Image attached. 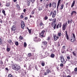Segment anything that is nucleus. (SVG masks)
<instances>
[{"mask_svg": "<svg viewBox=\"0 0 77 77\" xmlns=\"http://www.w3.org/2000/svg\"><path fill=\"white\" fill-rule=\"evenodd\" d=\"M45 54L46 55V56H49V53L48 52L46 51L45 53Z\"/></svg>", "mask_w": 77, "mask_h": 77, "instance_id": "20", "label": "nucleus"}, {"mask_svg": "<svg viewBox=\"0 0 77 77\" xmlns=\"http://www.w3.org/2000/svg\"><path fill=\"white\" fill-rule=\"evenodd\" d=\"M44 74L45 75H47V74H48V73L47 72H45L44 73Z\"/></svg>", "mask_w": 77, "mask_h": 77, "instance_id": "59", "label": "nucleus"}, {"mask_svg": "<svg viewBox=\"0 0 77 77\" xmlns=\"http://www.w3.org/2000/svg\"><path fill=\"white\" fill-rule=\"evenodd\" d=\"M3 62L2 61H0V65H3Z\"/></svg>", "mask_w": 77, "mask_h": 77, "instance_id": "39", "label": "nucleus"}, {"mask_svg": "<svg viewBox=\"0 0 77 77\" xmlns=\"http://www.w3.org/2000/svg\"><path fill=\"white\" fill-rule=\"evenodd\" d=\"M29 17H30V18H33L34 17V16H32L31 14L30 15Z\"/></svg>", "mask_w": 77, "mask_h": 77, "instance_id": "52", "label": "nucleus"}, {"mask_svg": "<svg viewBox=\"0 0 77 77\" xmlns=\"http://www.w3.org/2000/svg\"><path fill=\"white\" fill-rule=\"evenodd\" d=\"M49 8H51V3H50L49 4Z\"/></svg>", "mask_w": 77, "mask_h": 77, "instance_id": "58", "label": "nucleus"}, {"mask_svg": "<svg viewBox=\"0 0 77 77\" xmlns=\"http://www.w3.org/2000/svg\"><path fill=\"white\" fill-rule=\"evenodd\" d=\"M11 29L12 31H15L16 30V27H15V25L12 26Z\"/></svg>", "mask_w": 77, "mask_h": 77, "instance_id": "11", "label": "nucleus"}, {"mask_svg": "<svg viewBox=\"0 0 77 77\" xmlns=\"http://www.w3.org/2000/svg\"><path fill=\"white\" fill-rule=\"evenodd\" d=\"M27 2L28 3V6H30V0H27Z\"/></svg>", "mask_w": 77, "mask_h": 77, "instance_id": "22", "label": "nucleus"}, {"mask_svg": "<svg viewBox=\"0 0 77 77\" xmlns=\"http://www.w3.org/2000/svg\"><path fill=\"white\" fill-rule=\"evenodd\" d=\"M73 37H70V41L72 42H74L75 40V35L74 34H73Z\"/></svg>", "mask_w": 77, "mask_h": 77, "instance_id": "2", "label": "nucleus"}, {"mask_svg": "<svg viewBox=\"0 0 77 77\" xmlns=\"http://www.w3.org/2000/svg\"><path fill=\"white\" fill-rule=\"evenodd\" d=\"M53 12L52 11H51V13H50V16H51L52 15V14H53Z\"/></svg>", "mask_w": 77, "mask_h": 77, "instance_id": "54", "label": "nucleus"}, {"mask_svg": "<svg viewBox=\"0 0 77 77\" xmlns=\"http://www.w3.org/2000/svg\"><path fill=\"white\" fill-rule=\"evenodd\" d=\"M51 25L53 27L54 26L53 28L54 29H56H56H59V24L58 23L57 25L56 24V23H54L53 24V23H52Z\"/></svg>", "mask_w": 77, "mask_h": 77, "instance_id": "4", "label": "nucleus"}, {"mask_svg": "<svg viewBox=\"0 0 77 77\" xmlns=\"http://www.w3.org/2000/svg\"><path fill=\"white\" fill-rule=\"evenodd\" d=\"M0 44L1 45L2 44V40L1 39V38H0Z\"/></svg>", "mask_w": 77, "mask_h": 77, "instance_id": "41", "label": "nucleus"}, {"mask_svg": "<svg viewBox=\"0 0 77 77\" xmlns=\"http://www.w3.org/2000/svg\"><path fill=\"white\" fill-rule=\"evenodd\" d=\"M8 42L11 44V42H12V41L11 40H9L8 41Z\"/></svg>", "mask_w": 77, "mask_h": 77, "instance_id": "50", "label": "nucleus"}, {"mask_svg": "<svg viewBox=\"0 0 77 77\" xmlns=\"http://www.w3.org/2000/svg\"><path fill=\"white\" fill-rule=\"evenodd\" d=\"M58 35L59 36H61V32H58Z\"/></svg>", "mask_w": 77, "mask_h": 77, "instance_id": "34", "label": "nucleus"}, {"mask_svg": "<svg viewBox=\"0 0 77 77\" xmlns=\"http://www.w3.org/2000/svg\"><path fill=\"white\" fill-rule=\"evenodd\" d=\"M64 6V5L63 4L61 5V6L60 9H63V7Z\"/></svg>", "mask_w": 77, "mask_h": 77, "instance_id": "31", "label": "nucleus"}, {"mask_svg": "<svg viewBox=\"0 0 77 77\" xmlns=\"http://www.w3.org/2000/svg\"><path fill=\"white\" fill-rule=\"evenodd\" d=\"M6 6L8 7V6H9V3H7L6 5Z\"/></svg>", "mask_w": 77, "mask_h": 77, "instance_id": "43", "label": "nucleus"}, {"mask_svg": "<svg viewBox=\"0 0 77 77\" xmlns=\"http://www.w3.org/2000/svg\"><path fill=\"white\" fill-rule=\"evenodd\" d=\"M0 23H3V20H2V19H0Z\"/></svg>", "mask_w": 77, "mask_h": 77, "instance_id": "57", "label": "nucleus"}, {"mask_svg": "<svg viewBox=\"0 0 77 77\" xmlns=\"http://www.w3.org/2000/svg\"><path fill=\"white\" fill-rule=\"evenodd\" d=\"M67 59H69V60L70 59V57H69V56H67Z\"/></svg>", "mask_w": 77, "mask_h": 77, "instance_id": "60", "label": "nucleus"}, {"mask_svg": "<svg viewBox=\"0 0 77 77\" xmlns=\"http://www.w3.org/2000/svg\"><path fill=\"white\" fill-rule=\"evenodd\" d=\"M54 40L55 41H57V39H59V36H56V35H53Z\"/></svg>", "mask_w": 77, "mask_h": 77, "instance_id": "8", "label": "nucleus"}, {"mask_svg": "<svg viewBox=\"0 0 77 77\" xmlns=\"http://www.w3.org/2000/svg\"><path fill=\"white\" fill-rule=\"evenodd\" d=\"M2 13L5 16H6V14H5V11L4 10H2Z\"/></svg>", "mask_w": 77, "mask_h": 77, "instance_id": "23", "label": "nucleus"}, {"mask_svg": "<svg viewBox=\"0 0 77 77\" xmlns=\"http://www.w3.org/2000/svg\"><path fill=\"white\" fill-rule=\"evenodd\" d=\"M56 11H54V12L52 14V18H54L55 16H56Z\"/></svg>", "mask_w": 77, "mask_h": 77, "instance_id": "12", "label": "nucleus"}, {"mask_svg": "<svg viewBox=\"0 0 77 77\" xmlns=\"http://www.w3.org/2000/svg\"><path fill=\"white\" fill-rule=\"evenodd\" d=\"M42 43L43 44V45H46V44H47V42L46 41H43L42 42Z\"/></svg>", "mask_w": 77, "mask_h": 77, "instance_id": "25", "label": "nucleus"}, {"mask_svg": "<svg viewBox=\"0 0 77 77\" xmlns=\"http://www.w3.org/2000/svg\"><path fill=\"white\" fill-rule=\"evenodd\" d=\"M15 45L16 46H18V45H19V43L18 42H16L15 43Z\"/></svg>", "mask_w": 77, "mask_h": 77, "instance_id": "28", "label": "nucleus"}, {"mask_svg": "<svg viewBox=\"0 0 77 77\" xmlns=\"http://www.w3.org/2000/svg\"><path fill=\"white\" fill-rule=\"evenodd\" d=\"M20 17L22 19L24 18V15H20Z\"/></svg>", "mask_w": 77, "mask_h": 77, "instance_id": "46", "label": "nucleus"}, {"mask_svg": "<svg viewBox=\"0 0 77 77\" xmlns=\"http://www.w3.org/2000/svg\"><path fill=\"white\" fill-rule=\"evenodd\" d=\"M23 11L24 12V13H25L26 11V9H24L23 10Z\"/></svg>", "mask_w": 77, "mask_h": 77, "instance_id": "55", "label": "nucleus"}, {"mask_svg": "<svg viewBox=\"0 0 77 77\" xmlns=\"http://www.w3.org/2000/svg\"><path fill=\"white\" fill-rule=\"evenodd\" d=\"M67 25H68L67 22H66L63 24V30H65L66 28V26H67Z\"/></svg>", "mask_w": 77, "mask_h": 77, "instance_id": "6", "label": "nucleus"}, {"mask_svg": "<svg viewBox=\"0 0 77 77\" xmlns=\"http://www.w3.org/2000/svg\"><path fill=\"white\" fill-rule=\"evenodd\" d=\"M44 20H47L48 19V17L47 16H45V17L44 18Z\"/></svg>", "mask_w": 77, "mask_h": 77, "instance_id": "27", "label": "nucleus"}, {"mask_svg": "<svg viewBox=\"0 0 77 77\" xmlns=\"http://www.w3.org/2000/svg\"><path fill=\"white\" fill-rule=\"evenodd\" d=\"M32 69V66L30 65L29 66V70H31Z\"/></svg>", "mask_w": 77, "mask_h": 77, "instance_id": "26", "label": "nucleus"}, {"mask_svg": "<svg viewBox=\"0 0 77 77\" xmlns=\"http://www.w3.org/2000/svg\"><path fill=\"white\" fill-rule=\"evenodd\" d=\"M5 69L7 71H9V69H8V68H5Z\"/></svg>", "mask_w": 77, "mask_h": 77, "instance_id": "61", "label": "nucleus"}, {"mask_svg": "<svg viewBox=\"0 0 77 77\" xmlns=\"http://www.w3.org/2000/svg\"><path fill=\"white\" fill-rule=\"evenodd\" d=\"M75 1H73V2L71 5V8H73V7L74 6V5H75Z\"/></svg>", "mask_w": 77, "mask_h": 77, "instance_id": "17", "label": "nucleus"}, {"mask_svg": "<svg viewBox=\"0 0 77 77\" xmlns=\"http://www.w3.org/2000/svg\"><path fill=\"white\" fill-rule=\"evenodd\" d=\"M27 29L28 30L29 33H31V30H30L29 29H28V28H27Z\"/></svg>", "mask_w": 77, "mask_h": 77, "instance_id": "53", "label": "nucleus"}, {"mask_svg": "<svg viewBox=\"0 0 77 77\" xmlns=\"http://www.w3.org/2000/svg\"><path fill=\"white\" fill-rule=\"evenodd\" d=\"M32 56V53H29L28 54V57H30V56Z\"/></svg>", "mask_w": 77, "mask_h": 77, "instance_id": "30", "label": "nucleus"}, {"mask_svg": "<svg viewBox=\"0 0 77 77\" xmlns=\"http://www.w3.org/2000/svg\"><path fill=\"white\" fill-rule=\"evenodd\" d=\"M60 66H61V67H62V66H63V63H60Z\"/></svg>", "mask_w": 77, "mask_h": 77, "instance_id": "45", "label": "nucleus"}, {"mask_svg": "<svg viewBox=\"0 0 77 77\" xmlns=\"http://www.w3.org/2000/svg\"><path fill=\"white\" fill-rule=\"evenodd\" d=\"M47 45H44L43 46H42V48L43 49V50H45L46 49V48H47Z\"/></svg>", "mask_w": 77, "mask_h": 77, "instance_id": "18", "label": "nucleus"}, {"mask_svg": "<svg viewBox=\"0 0 77 77\" xmlns=\"http://www.w3.org/2000/svg\"><path fill=\"white\" fill-rule=\"evenodd\" d=\"M49 6V4L46 5V8H47V9H48V6Z\"/></svg>", "mask_w": 77, "mask_h": 77, "instance_id": "44", "label": "nucleus"}, {"mask_svg": "<svg viewBox=\"0 0 77 77\" xmlns=\"http://www.w3.org/2000/svg\"><path fill=\"white\" fill-rule=\"evenodd\" d=\"M26 46H27V44L26 43L24 42V47L26 48Z\"/></svg>", "mask_w": 77, "mask_h": 77, "instance_id": "42", "label": "nucleus"}, {"mask_svg": "<svg viewBox=\"0 0 77 77\" xmlns=\"http://www.w3.org/2000/svg\"><path fill=\"white\" fill-rule=\"evenodd\" d=\"M52 5L54 8H56V4L55 2H53L52 3Z\"/></svg>", "mask_w": 77, "mask_h": 77, "instance_id": "14", "label": "nucleus"}, {"mask_svg": "<svg viewBox=\"0 0 77 77\" xmlns=\"http://www.w3.org/2000/svg\"><path fill=\"white\" fill-rule=\"evenodd\" d=\"M17 9H20V6L19 5L17 4Z\"/></svg>", "mask_w": 77, "mask_h": 77, "instance_id": "35", "label": "nucleus"}, {"mask_svg": "<svg viewBox=\"0 0 77 77\" xmlns=\"http://www.w3.org/2000/svg\"><path fill=\"white\" fill-rule=\"evenodd\" d=\"M34 41L35 42H38L41 41V39L40 38H38V37L36 36L34 38Z\"/></svg>", "mask_w": 77, "mask_h": 77, "instance_id": "5", "label": "nucleus"}, {"mask_svg": "<svg viewBox=\"0 0 77 77\" xmlns=\"http://www.w3.org/2000/svg\"><path fill=\"white\" fill-rule=\"evenodd\" d=\"M12 68L15 71H18L20 69V66L17 65H15L12 66Z\"/></svg>", "mask_w": 77, "mask_h": 77, "instance_id": "1", "label": "nucleus"}, {"mask_svg": "<svg viewBox=\"0 0 77 77\" xmlns=\"http://www.w3.org/2000/svg\"><path fill=\"white\" fill-rule=\"evenodd\" d=\"M77 14V12L75 11H72L71 14L72 16V15H73V14Z\"/></svg>", "mask_w": 77, "mask_h": 77, "instance_id": "19", "label": "nucleus"}, {"mask_svg": "<svg viewBox=\"0 0 77 77\" xmlns=\"http://www.w3.org/2000/svg\"><path fill=\"white\" fill-rule=\"evenodd\" d=\"M23 39V37L21 35H20L19 38V40H22Z\"/></svg>", "mask_w": 77, "mask_h": 77, "instance_id": "24", "label": "nucleus"}, {"mask_svg": "<svg viewBox=\"0 0 77 77\" xmlns=\"http://www.w3.org/2000/svg\"><path fill=\"white\" fill-rule=\"evenodd\" d=\"M72 54H73V56H76V54L74 53V52H73Z\"/></svg>", "mask_w": 77, "mask_h": 77, "instance_id": "48", "label": "nucleus"}, {"mask_svg": "<svg viewBox=\"0 0 77 77\" xmlns=\"http://www.w3.org/2000/svg\"><path fill=\"white\" fill-rule=\"evenodd\" d=\"M43 25V26H44V24H43V23H42V21L40 23V25L41 26H42Z\"/></svg>", "mask_w": 77, "mask_h": 77, "instance_id": "36", "label": "nucleus"}, {"mask_svg": "<svg viewBox=\"0 0 77 77\" xmlns=\"http://www.w3.org/2000/svg\"><path fill=\"white\" fill-rule=\"evenodd\" d=\"M74 71H77V67H76Z\"/></svg>", "mask_w": 77, "mask_h": 77, "instance_id": "56", "label": "nucleus"}, {"mask_svg": "<svg viewBox=\"0 0 77 77\" xmlns=\"http://www.w3.org/2000/svg\"><path fill=\"white\" fill-rule=\"evenodd\" d=\"M35 14V10H33L31 13V14L32 15H33Z\"/></svg>", "mask_w": 77, "mask_h": 77, "instance_id": "38", "label": "nucleus"}, {"mask_svg": "<svg viewBox=\"0 0 77 77\" xmlns=\"http://www.w3.org/2000/svg\"><path fill=\"white\" fill-rule=\"evenodd\" d=\"M61 52L62 53H65V49L63 48H62Z\"/></svg>", "mask_w": 77, "mask_h": 77, "instance_id": "29", "label": "nucleus"}, {"mask_svg": "<svg viewBox=\"0 0 77 77\" xmlns=\"http://www.w3.org/2000/svg\"><path fill=\"white\" fill-rule=\"evenodd\" d=\"M45 31L44 30L42 31L41 33L40 34V35L41 37H44V33H45Z\"/></svg>", "mask_w": 77, "mask_h": 77, "instance_id": "10", "label": "nucleus"}, {"mask_svg": "<svg viewBox=\"0 0 77 77\" xmlns=\"http://www.w3.org/2000/svg\"><path fill=\"white\" fill-rule=\"evenodd\" d=\"M24 19L25 20H28V17H25Z\"/></svg>", "mask_w": 77, "mask_h": 77, "instance_id": "51", "label": "nucleus"}, {"mask_svg": "<svg viewBox=\"0 0 77 77\" xmlns=\"http://www.w3.org/2000/svg\"><path fill=\"white\" fill-rule=\"evenodd\" d=\"M51 57H52V58H53V57H54V54H51Z\"/></svg>", "mask_w": 77, "mask_h": 77, "instance_id": "33", "label": "nucleus"}, {"mask_svg": "<svg viewBox=\"0 0 77 77\" xmlns=\"http://www.w3.org/2000/svg\"><path fill=\"white\" fill-rule=\"evenodd\" d=\"M59 23V27L60 28L61 27V26H62V23L61 22Z\"/></svg>", "mask_w": 77, "mask_h": 77, "instance_id": "40", "label": "nucleus"}, {"mask_svg": "<svg viewBox=\"0 0 77 77\" xmlns=\"http://www.w3.org/2000/svg\"><path fill=\"white\" fill-rule=\"evenodd\" d=\"M38 11H42V8L41 7H38Z\"/></svg>", "mask_w": 77, "mask_h": 77, "instance_id": "32", "label": "nucleus"}, {"mask_svg": "<svg viewBox=\"0 0 77 77\" xmlns=\"http://www.w3.org/2000/svg\"><path fill=\"white\" fill-rule=\"evenodd\" d=\"M8 77H14L13 76V75H11V74H9L8 75Z\"/></svg>", "mask_w": 77, "mask_h": 77, "instance_id": "49", "label": "nucleus"}, {"mask_svg": "<svg viewBox=\"0 0 77 77\" xmlns=\"http://www.w3.org/2000/svg\"><path fill=\"white\" fill-rule=\"evenodd\" d=\"M50 38H51L50 37L48 36L47 38V40H48V41H49V40L50 39Z\"/></svg>", "mask_w": 77, "mask_h": 77, "instance_id": "47", "label": "nucleus"}, {"mask_svg": "<svg viewBox=\"0 0 77 77\" xmlns=\"http://www.w3.org/2000/svg\"><path fill=\"white\" fill-rule=\"evenodd\" d=\"M60 58L61 62V63H63L65 64L66 63V61L65 60V59H64V57L63 56H61Z\"/></svg>", "mask_w": 77, "mask_h": 77, "instance_id": "3", "label": "nucleus"}, {"mask_svg": "<svg viewBox=\"0 0 77 77\" xmlns=\"http://www.w3.org/2000/svg\"><path fill=\"white\" fill-rule=\"evenodd\" d=\"M21 27L22 29H24V27H25V24H24V22L22 21L21 22Z\"/></svg>", "mask_w": 77, "mask_h": 77, "instance_id": "9", "label": "nucleus"}, {"mask_svg": "<svg viewBox=\"0 0 77 77\" xmlns=\"http://www.w3.org/2000/svg\"><path fill=\"white\" fill-rule=\"evenodd\" d=\"M0 6L1 7H2L3 6V5H2V3H1L0 2Z\"/></svg>", "mask_w": 77, "mask_h": 77, "instance_id": "62", "label": "nucleus"}, {"mask_svg": "<svg viewBox=\"0 0 77 77\" xmlns=\"http://www.w3.org/2000/svg\"><path fill=\"white\" fill-rule=\"evenodd\" d=\"M47 72L48 74L50 72V70L49 69H48L46 71Z\"/></svg>", "mask_w": 77, "mask_h": 77, "instance_id": "37", "label": "nucleus"}, {"mask_svg": "<svg viewBox=\"0 0 77 77\" xmlns=\"http://www.w3.org/2000/svg\"><path fill=\"white\" fill-rule=\"evenodd\" d=\"M60 2H61V0H58L57 7V11H59V9H58L59 8V6H60Z\"/></svg>", "mask_w": 77, "mask_h": 77, "instance_id": "7", "label": "nucleus"}, {"mask_svg": "<svg viewBox=\"0 0 77 77\" xmlns=\"http://www.w3.org/2000/svg\"><path fill=\"white\" fill-rule=\"evenodd\" d=\"M41 63V65L42 66H45V62L44 61H40Z\"/></svg>", "mask_w": 77, "mask_h": 77, "instance_id": "13", "label": "nucleus"}, {"mask_svg": "<svg viewBox=\"0 0 77 77\" xmlns=\"http://www.w3.org/2000/svg\"><path fill=\"white\" fill-rule=\"evenodd\" d=\"M49 21H53V19H52V18H51V19H49Z\"/></svg>", "mask_w": 77, "mask_h": 77, "instance_id": "63", "label": "nucleus"}, {"mask_svg": "<svg viewBox=\"0 0 77 77\" xmlns=\"http://www.w3.org/2000/svg\"><path fill=\"white\" fill-rule=\"evenodd\" d=\"M63 77H67V76H66V75H63Z\"/></svg>", "mask_w": 77, "mask_h": 77, "instance_id": "64", "label": "nucleus"}, {"mask_svg": "<svg viewBox=\"0 0 77 77\" xmlns=\"http://www.w3.org/2000/svg\"><path fill=\"white\" fill-rule=\"evenodd\" d=\"M31 51H33V52H35V50L34 48H32L31 49Z\"/></svg>", "mask_w": 77, "mask_h": 77, "instance_id": "21", "label": "nucleus"}, {"mask_svg": "<svg viewBox=\"0 0 77 77\" xmlns=\"http://www.w3.org/2000/svg\"><path fill=\"white\" fill-rule=\"evenodd\" d=\"M7 52H9L10 51H11V48H9V47L8 46H7Z\"/></svg>", "mask_w": 77, "mask_h": 77, "instance_id": "16", "label": "nucleus"}, {"mask_svg": "<svg viewBox=\"0 0 77 77\" xmlns=\"http://www.w3.org/2000/svg\"><path fill=\"white\" fill-rule=\"evenodd\" d=\"M65 32L66 36V38L67 40H68V39H69V36L68 35V33H67V31H66Z\"/></svg>", "mask_w": 77, "mask_h": 77, "instance_id": "15", "label": "nucleus"}]
</instances>
